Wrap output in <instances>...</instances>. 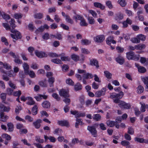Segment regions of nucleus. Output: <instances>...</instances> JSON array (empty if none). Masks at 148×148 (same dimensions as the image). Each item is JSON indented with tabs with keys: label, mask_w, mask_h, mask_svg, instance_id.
Masks as SVG:
<instances>
[{
	"label": "nucleus",
	"mask_w": 148,
	"mask_h": 148,
	"mask_svg": "<svg viewBox=\"0 0 148 148\" xmlns=\"http://www.w3.org/2000/svg\"><path fill=\"white\" fill-rule=\"evenodd\" d=\"M15 21L14 19H11L9 22L11 27L13 29L15 28L16 26L15 24Z\"/></svg>",
	"instance_id": "obj_45"
},
{
	"label": "nucleus",
	"mask_w": 148,
	"mask_h": 148,
	"mask_svg": "<svg viewBox=\"0 0 148 148\" xmlns=\"http://www.w3.org/2000/svg\"><path fill=\"white\" fill-rule=\"evenodd\" d=\"M3 26L7 30H10V27L8 24L6 23H3L2 24Z\"/></svg>",
	"instance_id": "obj_63"
},
{
	"label": "nucleus",
	"mask_w": 148,
	"mask_h": 148,
	"mask_svg": "<svg viewBox=\"0 0 148 148\" xmlns=\"http://www.w3.org/2000/svg\"><path fill=\"white\" fill-rule=\"evenodd\" d=\"M94 5L95 7L99 8L102 10H103L105 8V6L99 2H95L94 3Z\"/></svg>",
	"instance_id": "obj_19"
},
{
	"label": "nucleus",
	"mask_w": 148,
	"mask_h": 148,
	"mask_svg": "<svg viewBox=\"0 0 148 148\" xmlns=\"http://www.w3.org/2000/svg\"><path fill=\"white\" fill-rule=\"evenodd\" d=\"M74 88L75 91L79 90L82 89V85L79 83H77L74 85Z\"/></svg>",
	"instance_id": "obj_25"
},
{
	"label": "nucleus",
	"mask_w": 148,
	"mask_h": 148,
	"mask_svg": "<svg viewBox=\"0 0 148 148\" xmlns=\"http://www.w3.org/2000/svg\"><path fill=\"white\" fill-rule=\"evenodd\" d=\"M106 90L105 89L103 88L100 90L97 91L95 93V95L96 97H99L105 94Z\"/></svg>",
	"instance_id": "obj_8"
},
{
	"label": "nucleus",
	"mask_w": 148,
	"mask_h": 148,
	"mask_svg": "<svg viewBox=\"0 0 148 148\" xmlns=\"http://www.w3.org/2000/svg\"><path fill=\"white\" fill-rule=\"evenodd\" d=\"M140 103L141 105V108H140V111L142 112H144L145 111V108H147V105H146L144 103Z\"/></svg>",
	"instance_id": "obj_30"
},
{
	"label": "nucleus",
	"mask_w": 148,
	"mask_h": 148,
	"mask_svg": "<svg viewBox=\"0 0 148 148\" xmlns=\"http://www.w3.org/2000/svg\"><path fill=\"white\" fill-rule=\"evenodd\" d=\"M90 64L92 66H95L97 68L99 67L97 61L96 60L93 59L90 61Z\"/></svg>",
	"instance_id": "obj_27"
},
{
	"label": "nucleus",
	"mask_w": 148,
	"mask_h": 148,
	"mask_svg": "<svg viewBox=\"0 0 148 148\" xmlns=\"http://www.w3.org/2000/svg\"><path fill=\"white\" fill-rule=\"evenodd\" d=\"M105 75L108 79H110L112 77V75L108 71L104 72Z\"/></svg>",
	"instance_id": "obj_52"
},
{
	"label": "nucleus",
	"mask_w": 148,
	"mask_h": 148,
	"mask_svg": "<svg viewBox=\"0 0 148 148\" xmlns=\"http://www.w3.org/2000/svg\"><path fill=\"white\" fill-rule=\"evenodd\" d=\"M52 96L58 101H59L60 100V98L59 97L58 95L56 93H53L52 95Z\"/></svg>",
	"instance_id": "obj_62"
},
{
	"label": "nucleus",
	"mask_w": 148,
	"mask_h": 148,
	"mask_svg": "<svg viewBox=\"0 0 148 148\" xmlns=\"http://www.w3.org/2000/svg\"><path fill=\"white\" fill-rule=\"evenodd\" d=\"M1 15L2 16V18L4 19H5L6 20L9 19L10 18V16L9 15L6 14L3 12H1Z\"/></svg>",
	"instance_id": "obj_47"
},
{
	"label": "nucleus",
	"mask_w": 148,
	"mask_h": 148,
	"mask_svg": "<svg viewBox=\"0 0 148 148\" xmlns=\"http://www.w3.org/2000/svg\"><path fill=\"white\" fill-rule=\"evenodd\" d=\"M38 107L36 105H34L32 109V112L33 115L37 114Z\"/></svg>",
	"instance_id": "obj_49"
},
{
	"label": "nucleus",
	"mask_w": 148,
	"mask_h": 148,
	"mask_svg": "<svg viewBox=\"0 0 148 148\" xmlns=\"http://www.w3.org/2000/svg\"><path fill=\"white\" fill-rule=\"evenodd\" d=\"M124 95V93L122 91H121L119 93H116V99H119L121 98Z\"/></svg>",
	"instance_id": "obj_50"
},
{
	"label": "nucleus",
	"mask_w": 148,
	"mask_h": 148,
	"mask_svg": "<svg viewBox=\"0 0 148 148\" xmlns=\"http://www.w3.org/2000/svg\"><path fill=\"white\" fill-rule=\"evenodd\" d=\"M113 101L114 103H118L119 106L121 108H122L124 106V104H125V102L123 101H120L119 99H113Z\"/></svg>",
	"instance_id": "obj_13"
},
{
	"label": "nucleus",
	"mask_w": 148,
	"mask_h": 148,
	"mask_svg": "<svg viewBox=\"0 0 148 148\" xmlns=\"http://www.w3.org/2000/svg\"><path fill=\"white\" fill-rule=\"evenodd\" d=\"M131 41L132 42L135 43H138L140 42V41L138 39L137 36L136 37L131 38Z\"/></svg>",
	"instance_id": "obj_37"
},
{
	"label": "nucleus",
	"mask_w": 148,
	"mask_h": 148,
	"mask_svg": "<svg viewBox=\"0 0 148 148\" xmlns=\"http://www.w3.org/2000/svg\"><path fill=\"white\" fill-rule=\"evenodd\" d=\"M9 106H6L3 105H1V112H8L10 110Z\"/></svg>",
	"instance_id": "obj_14"
},
{
	"label": "nucleus",
	"mask_w": 148,
	"mask_h": 148,
	"mask_svg": "<svg viewBox=\"0 0 148 148\" xmlns=\"http://www.w3.org/2000/svg\"><path fill=\"white\" fill-rule=\"evenodd\" d=\"M11 32L15 34L14 35L12 34H10L11 36L15 40L21 38V35L18 31L15 30H11Z\"/></svg>",
	"instance_id": "obj_1"
},
{
	"label": "nucleus",
	"mask_w": 148,
	"mask_h": 148,
	"mask_svg": "<svg viewBox=\"0 0 148 148\" xmlns=\"http://www.w3.org/2000/svg\"><path fill=\"white\" fill-rule=\"evenodd\" d=\"M59 55H61L60 56H61V59L62 61H67L70 60V58L68 57L64 56V53L60 54Z\"/></svg>",
	"instance_id": "obj_23"
},
{
	"label": "nucleus",
	"mask_w": 148,
	"mask_h": 148,
	"mask_svg": "<svg viewBox=\"0 0 148 148\" xmlns=\"http://www.w3.org/2000/svg\"><path fill=\"white\" fill-rule=\"evenodd\" d=\"M116 49L117 52L119 53H122L123 52L124 50V49L123 48L119 46L117 47Z\"/></svg>",
	"instance_id": "obj_55"
},
{
	"label": "nucleus",
	"mask_w": 148,
	"mask_h": 148,
	"mask_svg": "<svg viewBox=\"0 0 148 148\" xmlns=\"http://www.w3.org/2000/svg\"><path fill=\"white\" fill-rule=\"evenodd\" d=\"M42 121L41 119H39L37 120L36 121L33 123L36 129L39 128L40 126V123H42Z\"/></svg>",
	"instance_id": "obj_12"
},
{
	"label": "nucleus",
	"mask_w": 148,
	"mask_h": 148,
	"mask_svg": "<svg viewBox=\"0 0 148 148\" xmlns=\"http://www.w3.org/2000/svg\"><path fill=\"white\" fill-rule=\"evenodd\" d=\"M116 61L120 65L123 64L125 62V60L124 58L120 55L115 58Z\"/></svg>",
	"instance_id": "obj_9"
},
{
	"label": "nucleus",
	"mask_w": 148,
	"mask_h": 148,
	"mask_svg": "<svg viewBox=\"0 0 148 148\" xmlns=\"http://www.w3.org/2000/svg\"><path fill=\"white\" fill-rule=\"evenodd\" d=\"M89 12L90 14H91L92 16L94 18L97 17V14L96 12L92 10H89Z\"/></svg>",
	"instance_id": "obj_57"
},
{
	"label": "nucleus",
	"mask_w": 148,
	"mask_h": 148,
	"mask_svg": "<svg viewBox=\"0 0 148 148\" xmlns=\"http://www.w3.org/2000/svg\"><path fill=\"white\" fill-rule=\"evenodd\" d=\"M141 79L145 84H148V77H141Z\"/></svg>",
	"instance_id": "obj_53"
},
{
	"label": "nucleus",
	"mask_w": 148,
	"mask_h": 148,
	"mask_svg": "<svg viewBox=\"0 0 148 148\" xmlns=\"http://www.w3.org/2000/svg\"><path fill=\"white\" fill-rule=\"evenodd\" d=\"M144 90V88L141 85H139L137 88V92L139 94H141L143 92Z\"/></svg>",
	"instance_id": "obj_29"
},
{
	"label": "nucleus",
	"mask_w": 148,
	"mask_h": 148,
	"mask_svg": "<svg viewBox=\"0 0 148 148\" xmlns=\"http://www.w3.org/2000/svg\"><path fill=\"white\" fill-rule=\"evenodd\" d=\"M66 83L70 85H73L74 82L70 78L67 79L66 80Z\"/></svg>",
	"instance_id": "obj_56"
},
{
	"label": "nucleus",
	"mask_w": 148,
	"mask_h": 148,
	"mask_svg": "<svg viewBox=\"0 0 148 148\" xmlns=\"http://www.w3.org/2000/svg\"><path fill=\"white\" fill-rule=\"evenodd\" d=\"M8 130L10 132H12L14 130L13 125L11 123H8L7 124Z\"/></svg>",
	"instance_id": "obj_36"
},
{
	"label": "nucleus",
	"mask_w": 148,
	"mask_h": 148,
	"mask_svg": "<svg viewBox=\"0 0 148 148\" xmlns=\"http://www.w3.org/2000/svg\"><path fill=\"white\" fill-rule=\"evenodd\" d=\"M36 55L38 58H42L43 57H47V54L45 52L42 51H36L35 52Z\"/></svg>",
	"instance_id": "obj_6"
},
{
	"label": "nucleus",
	"mask_w": 148,
	"mask_h": 148,
	"mask_svg": "<svg viewBox=\"0 0 148 148\" xmlns=\"http://www.w3.org/2000/svg\"><path fill=\"white\" fill-rule=\"evenodd\" d=\"M115 122L114 121H108L106 122V124L107 125L110 127H113L115 125Z\"/></svg>",
	"instance_id": "obj_34"
},
{
	"label": "nucleus",
	"mask_w": 148,
	"mask_h": 148,
	"mask_svg": "<svg viewBox=\"0 0 148 148\" xmlns=\"http://www.w3.org/2000/svg\"><path fill=\"white\" fill-rule=\"evenodd\" d=\"M71 58L74 61L77 62L79 60V58L78 56L75 54L72 55Z\"/></svg>",
	"instance_id": "obj_38"
},
{
	"label": "nucleus",
	"mask_w": 148,
	"mask_h": 148,
	"mask_svg": "<svg viewBox=\"0 0 148 148\" xmlns=\"http://www.w3.org/2000/svg\"><path fill=\"white\" fill-rule=\"evenodd\" d=\"M80 25L82 26H87L88 23L86 22L85 20L83 18L82 20H80Z\"/></svg>",
	"instance_id": "obj_31"
},
{
	"label": "nucleus",
	"mask_w": 148,
	"mask_h": 148,
	"mask_svg": "<svg viewBox=\"0 0 148 148\" xmlns=\"http://www.w3.org/2000/svg\"><path fill=\"white\" fill-rule=\"evenodd\" d=\"M51 61L53 63L56 64H61L62 63L61 60L59 59H52Z\"/></svg>",
	"instance_id": "obj_42"
},
{
	"label": "nucleus",
	"mask_w": 148,
	"mask_h": 148,
	"mask_svg": "<svg viewBox=\"0 0 148 148\" xmlns=\"http://www.w3.org/2000/svg\"><path fill=\"white\" fill-rule=\"evenodd\" d=\"M23 15L20 13H15L14 14V17L16 19H18L22 18Z\"/></svg>",
	"instance_id": "obj_51"
},
{
	"label": "nucleus",
	"mask_w": 148,
	"mask_h": 148,
	"mask_svg": "<svg viewBox=\"0 0 148 148\" xmlns=\"http://www.w3.org/2000/svg\"><path fill=\"white\" fill-rule=\"evenodd\" d=\"M38 84L42 87H46L47 86V84L45 80L44 81H42L39 82Z\"/></svg>",
	"instance_id": "obj_43"
},
{
	"label": "nucleus",
	"mask_w": 148,
	"mask_h": 148,
	"mask_svg": "<svg viewBox=\"0 0 148 148\" xmlns=\"http://www.w3.org/2000/svg\"><path fill=\"white\" fill-rule=\"evenodd\" d=\"M118 2L122 7L125 6L127 4V3L125 0H119Z\"/></svg>",
	"instance_id": "obj_40"
},
{
	"label": "nucleus",
	"mask_w": 148,
	"mask_h": 148,
	"mask_svg": "<svg viewBox=\"0 0 148 148\" xmlns=\"http://www.w3.org/2000/svg\"><path fill=\"white\" fill-rule=\"evenodd\" d=\"M48 55L51 57H60L61 55H58L55 53H50L48 54Z\"/></svg>",
	"instance_id": "obj_58"
},
{
	"label": "nucleus",
	"mask_w": 148,
	"mask_h": 148,
	"mask_svg": "<svg viewBox=\"0 0 148 148\" xmlns=\"http://www.w3.org/2000/svg\"><path fill=\"white\" fill-rule=\"evenodd\" d=\"M1 72H2L3 73L8 75L10 77H14L16 75V74L13 72L12 71H5L3 70H1Z\"/></svg>",
	"instance_id": "obj_11"
},
{
	"label": "nucleus",
	"mask_w": 148,
	"mask_h": 148,
	"mask_svg": "<svg viewBox=\"0 0 148 148\" xmlns=\"http://www.w3.org/2000/svg\"><path fill=\"white\" fill-rule=\"evenodd\" d=\"M8 118V116L5 115L3 113H1V121L5 122Z\"/></svg>",
	"instance_id": "obj_21"
},
{
	"label": "nucleus",
	"mask_w": 148,
	"mask_h": 148,
	"mask_svg": "<svg viewBox=\"0 0 148 148\" xmlns=\"http://www.w3.org/2000/svg\"><path fill=\"white\" fill-rule=\"evenodd\" d=\"M65 20L66 21L71 24H73V20L70 18L69 16H66Z\"/></svg>",
	"instance_id": "obj_46"
},
{
	"label": "nucleus",
	"mask_w": 148,
	"mask_h": 148,
	"mask_svg": "<svg viewBox=\"0 0 148 148\" xmlns=\"http://www.w3.org/2000/svg\"><path fill=\"white\" fill-rule=\"evenodd\" d=\"M101 118L100 115L99 114H96L94 115L93 119L96 121H99Z\"/></svg>",
	"instance_id": "obj_32"
},
{
	"label": "nucleus",
	"mask_w": 148,
	"mask_h": 148,
	"mask_svg": "<svg viewBox=\"0 0 148 148\" xmlns=\"http://www.w3.org/2000/svg\"><path fill=\"white\" fill-rule=\"evenodd\" d=\"M1 136L2 138H5L7 140H10L11 138V136L6 134H4L2 135Z\"/></svg>",
	"instance_id": "obj_39"
},
{
	"label": "nucleus",
	"mask_w": 148,
	"mask_h": 148,
	"mask_svg": "<svg viewBox=\"0 0 148 148\" xmlns=\"http://www.w3.org/2000/svg\"><path fill=\"white\" fill-rule=\"evenodd\" d=\"M59 94L60 96L64 97H68L69 96L68 91L62 89L60 90Z\"/></svg>",
	"instance_id": "obj_7"
},
{
	"label": "nucleus",
	"mask_w": 148,
	"mask_h": 148,
	"mask_svg": "<svg viewBox=\"0 0 148 148\" xmlns=\"http://www.w3.org/2000/svg\"><path fill=\"white\" fill-rule=\"evenodd\" d=\"M27 100L28 101L27 102V104L29 105H32L35 104V102L33 99L32 97H27Z\"/></svg>",
	"instance_id": "obj_24"
},
{
	"label": "nucleus",
	"mask_w": 148,
	"mask_h": 148,
	"mask_svg": "<svg viewBox=\"0 0 148 148\" xmlns=\"http://www.w3.org/2000/svg\"><path fill=\"white\" fill-rule=\"evenodd\" d=\"M83 18V17L79 15H76L73 17V18L75 19L76 22H77L78 20L80 21Z\"/></svg>",
	"instance_id": "obj_33"
},
{
	"label": "nucleus",
	"mask_w": 148,
	"mask_h": 148,
	"mask_svg": "<svg viewBox=\"0 0 148 148\" xmlns=\"http://www.w3.org/2000/svg\"><path fill=\"white\" fill-rule=\"evenodd\" d=\"M105 39V37L103 35H99L94 37V40L96 42L100 43L102 42Z\"/></svg>",
	"instance_id": "obj_3"
},
{
	"label": "nucleus",
	"mask_w": 148,
	"mask_h": 148,
	"mask_svg": "<svg viewBox=\"0 0 148 148\" xmlns=\"http://www.w3.org/2000/svg\"><path fill=\"white\" fill-rule=\"evenodd\" d=\"M146 47V45L143 44H139L136 45V49L141 50L143 49Z\"/></svg>",
	"instance_id": "obj_26"
},
{
	"label": "nucleus",
	"mask_w": 148,
	"mask_h": 148,
	"mask_svg": "<svg viewBox=\"0 0 148 148\" xmlns=\"http://www.w3.org/2000/svg\"><path fill=\"white\" fill-rule=\"evenodd\" d=\"M42 106L44 108H50V103L48 101H45L42 103Z\"/></svg>",
	"instance_id": "obj_18"
},
{
	"label": "nucleus",
	"mask_w": 148,
	"mask_h": 148,
	"mask_svg": "<svg viewBox=\"0 0 148 148\" xmlns=\"http://www.w3.org/2000/svg\"><path fill=\"white\" fill-rule=\"evenodd\" d=\"M43 16V14L41 13H36L34 15V17L35 18L38 19L42 18Z\"/></svg>",
	"instance_id": "obj_41"
},
{
	"label": "nucleus",
	"mask_w": 148,
	"mask_h": 148,
	"mask_svg": "<svg viewBox=\"0 0 148 148\" xmlns=\"http://www.w3.org/2000/svg\"><path fill=\"white\" fill-rule=\"evenodd\" d=\"M25 119L29 122H32L34 120L33 118L29 115H26L25 117Z\"/></svg>",
	"instance_id": "obj_60"
},
{
	"label": "nucleus",
	"mask_w": 148,
	"mask_h": 148,
	"mask_svg": "<svg viewBox=\"0 0 148 148\" xmlns=\"http://www.w3.org/2000/svg\"><path fill=\"white\" fill-rule=\"evenodd\" d=\"M23 67L24 69L25 73L26 74L28 73L29 71V66L26 63H24L23 64Z\"/></svg>",
	"instance_id": "obj_20"
},
{
	"label": "nucleus",
	"mask_w": 148,
	"mask_h": 148,
	"mask_svg": "<svg viewBox=\"0 0 148 148\" xmlns=\"http://www.w3.org/2000/svg\"><path fill=\"white\" fill-rule=\"evenodd\" d=\"M114 39V37L112 36H110L106 39V42L107 44L110 45L112 43V41Z\"/></svg>",
	"instance_id": "obj_44"
},
{
	"label": "nucleus",
	"mask_w": 148,
	"mask_h": 148,
	"mask_svg": "<svg viewBox=\"0 0 148 148\" xmlns=\"http://www.w3.org/2000/svg\"><path fill=\"white\" fill-rule=\"evenodd\" d=\"M21 141L25 145H26L28 146H31L30 144L28 142L27 140L26 139H22Z\"/></svg>",
	"instance_id": "obj_61"
},
{
	"label": "nucleus",
	"mask_w": 148,
	"mask_h": 148,
	"mask_svg": "<svg viewBox=\"0 0 148 148\" xmlns=\"http://www.w3.org/2000/svg\"><path fill=\"white\" fill-rule=\"evenodd\" d=\"M137 36L139 40L140 41V40L144 41L146 38L145 36L142 34H140L137 35Z\"/></svg>",
	"instance_id": "obj_35"
},
{
	"label": "nucleus",
	"mask_w": 148,
	"mask_h": 148,
	"mask_svg": "<svg viewBox=\"0 0 148 148\" xmlns=\"http://www.w3.org/2000/svg\"><path fill=\"white\" fill-rule=\"evenodd\" d=\"M55 80L54 77H51L48 78V82L50 87H51L53 86V83Z\"/></svg>",
	"instance_id": "obj_15"
},
{
	"label": "nucleus",
	"mask_w": 148,
	"mask_h": 148,
	"mask_svg": "<svg viewBox=\"0 0 148 148\" xmlns=\"http://www.w3.org/2000/svg\"><path fill=\"white\" fill-rule=\"evenodd\" d=\"M134 140L135 141L141 143H143L144 141V139L143 138L138 137L135 138Z\"/></svg>",
	"instance_id": "obj_59"
},
{
	"label": "nucleus",
	"mask_w": 148,
	"mask_h": 148,
	"mask_svg": "<svg viewBox=\"0 0 148 148\" xmlns=\"http://www.w3.org/2000/svg\"><path fill=\"white\" fill-rule=\"evenodd\" d=\"M135 66L137 68L138 71L141 73H144L146 71V69L143 66H140L137 63H135Z\"/></svg>",
	"instance_id": "obj_5"
},
{
	"label": "nucleus",
	"mask_w": 148,
	"mask_h": 148,
	"mask_svg": "<svg viewBox=\"0 0 148 148\" xmlns=\"http://www.w3.org/2000/svg\"><path fill=\"white\" fill-rule=\"evenodd\" d=\"M26 74H28L32 78H34L35 77V74L34 72L33 71H29L28 73H26Z\"/></svg>",
	"instance_id": "obj_54"
},
{
	"label": "nucleus",
	"mask_w": 148,
	"mask_h": 148,
	"mask_svg": "<svg viewBox=\"0 0 148 148\" xmlns=\"http://www.w3.org/2000/svg\"><path fill=\"white\" fill-rule=\"evenodd\" d=\"M21 110V108L20 106H17L15 108V112L16 114L19 113L20 111Z\"/></svg>",
	"instance_id": "obj_64"
},
{
	"label": "nucleus",
	"mask_w": 148,
	"mask_h": 148,
	"mask_svg": "<svg viewBox=\"0 0 148 148\" xmlns=\"http://www.w3.org/2000/svg\"><path fill=\"white\" fill-rule=\"evenodd\" d=\"M81 42L82 45H88L90 44L91 42L90 40L86 39H82L81 40Z\"/></svg>",
	"instance_id": "obj_28"
},
{
	"label": "nucleus",
	"mask_w": 148,
	"mask_h": 148,
	"mask_svg": "<svg viewBox=\"0 0 148 148\" xmlns=\"http://www.w3.org/2000/svg\"><path fill=\"white\" fill-rule=\"evenodd\" d=\"M83 77L84 79H88L93 78V75L91 73L86 72L85 73L83 74Z\"/></svg>",
	"instance_id": "obj_17"
},
{
	"label": "nucleus",
	"mask_w": 148,
	"mask_h": 148,
	"mask_svg": "<svg viewBox=\"0 0 148 148\" xmlns=\"http://www.w3.org/2000/svg\"><path fill=\"white\" fill-rule=\"evenodd\" d=\"M70 112L71 114L75 115V117L76 118L81 117H83L85 116V113L78 112L76 110H71Z\"/></svg>",
	"instance_id": "obj_2"
},
{
	"label": "nucleus",
	"mask_w": 148,
	"mask_h": 148,
	"mask_svg": "<svg viewBox=\"0 0 148 148\" xmlns=\"http://www.w3.org/2000/svg\"><path fill=\"white\" fill-rule=\"evenodd\" d=\"M87 130L92 135H93L94 136H95V135L97 134V131L94 126H88Z\"/></svg>",
	"instance_id": "obj_4"
},
{
	"label": "nucleus",
	"mask_w": 148,
	"mask_h": 148,
	"mask_svg": "<svg viewBox=\"0 0 148 148\" xmlns=\"http://www.w3.org/2000/svg\"><path fill=\"white\" fill-rule=\"evenodd\" d=\"M134 54V52L132 51L127 52L126 53L127 58L129 60H132Z\"/></svg>",
	"instance_id": "obj_16"
},
{
	"label": "nucleus",
	"mask_w": 148,
	"mask_h": 148,
	"mask_svg": "<svg viewBox=\"0 0 148 148\" xmlns=\"http://www.w3.org/2000/svg\"><path fill=\"white\" fill-rule=\"evenodd\" d=\"M88 20L89 23L91 25H93L94 24L95 21L93 17L90 16L88 18Z\"/></svg>",
	"instance_id": "obj_48"
},
{
	"label": "nucleus",
	"mask_w": 148,
	"mask_h": 148,
	"mask_svg": "<svg viewBox=\"0 0 148 148\" xmlns=\"http://www.w3.org/2000/svg\"><path fill=\"white\" fill-rule=\"evenodd\" d=\"M58 123L59 125L62 126L68 127L69 126L68 122L66 120L58 121Z\"/></svg>",
	"instance_id": "obj_10"
},
{
	"label": "nucleus",
	"mask_w": 148,
	"mask_h": 148,
	"mask_svg": "<svg viewBox=\"0 0 148 148\" xmlns=\"http://www.w3.org/2000/svg\"><path fill=\"white\" fill-rule=\"evenodd\" d=\"M1 67L4 68L7 70H9L11 69V67L7 63H3L1 62Z\"/></svg>",
	"instance_id": "obj_22"
}]
</instances>
